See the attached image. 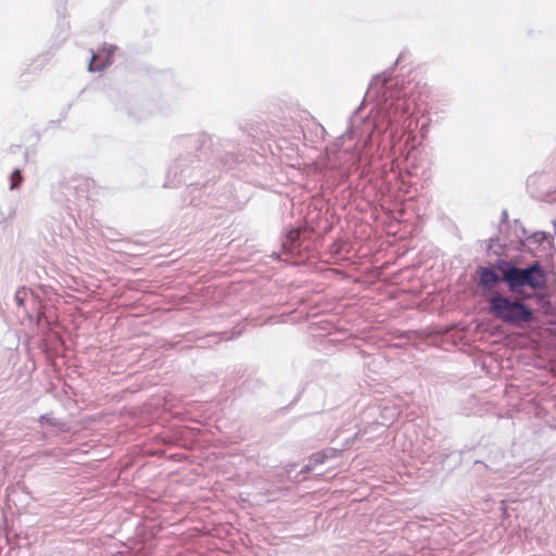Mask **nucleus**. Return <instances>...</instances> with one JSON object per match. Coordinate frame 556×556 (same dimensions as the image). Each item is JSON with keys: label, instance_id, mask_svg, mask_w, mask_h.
<instances>
[{"label": "nucleus", "instance_id": "1", "mask_svg": "<svg viewBox=\"0 0 556 556\" xmlns=\"http://www.w3.org/2000/svg\"><path fill=\"white\" fill-rule=\"evenodd\" d=\"M489 312L496 319L508 325H522L533 320V309L520 299H513L495 292L489 299Z\"/></svg>", "mask_w": 556, "mask_h": 556}, {"label": "nucleus", "instance_id": "2", "mask_svg": "<svg viewBox=\"0 0 556 556\" xmlns=\"http://www.w3.org/2000/svg\"><path fill=\"white\" fill-rule=\"evenodd\" d=\"M526 287L532 290H543L546 287V273L540 262L535 261L522 268L518 295L525 292Z\"/></svg>", "mask_w": 556, "mask_h": 556}, {"label": "nucleus", "instance_id": "3", "mask_svg": "<svg viewBox=\"0 0 556 556\" xmlns=\"http://www.w3.org/2000/svg\"><path fill=\"white\" fill-rule=\"evenodd\" d=\"M495 269L502 274L503 282L511 293L519 294L520 277L522 268L505 260H497Z\"/></svg>", "mask_w": 556, "mask_h": 556}, {"label": "nucleus", "instance_id": "4", "mask_svg": "<svg viewBox=\"0 0 556 556\" xmlns=\"http://www.w3.org/2000/svg\"><path fill=\"white\" fill-rule=\"evenodd\" d=\"M91 185V181L85 177H76L73 178L64 188H65V199L67 201H72V198L79 201L81 199H86L88 197V189Z\"/></svg>", "mask_w": 556, "mask_h": 556}, {"label": "nucleus", "instance_id": "5", "mask_svg": "<svg viewBox=\"0 0 556 556\" xmlns=\"http://www.w3.org/2000/svg\"><path fill=\"white\" fill-rule=\"evenodd\" d=\"M478 274H479V285L488 291H491L501 281H503L502 274L500 271L497 273L492 267H480L478 269Z\"/></svg>", "mask_w": 556, "mask_h": 556}, {"label": "nucleus", "instance_id": "6", "mask_svg": "<svg viewBox=\"0 0 556 556\" xmlns=\"http://www.w3.org/2000/svg\"><path fill=\"white\" fill-rule=\"evenodd\" d=\"M519 227H520V230H521V233H522V237H519V241L522 244H527L528 242L529 243L541 244L548 237L547 232H545V231H535L531 236H527L526 228L521 224L519 225Z\"/></svg>", "mask_w": 556, "mask_h": 556}, {"label": "nucleus", "instance_id": "7", "mask_svg": "<svg viewBox=\"0 0 556 556\" xmlns=\"http://www.w3.org/2000/svg\"><path fill=\"white\" fill-rule=\"evenodd\" d=\"M301 231L300 229H291L288 231L285 240L282 241V249L287 252H294L299 247Z\"/></svg>", "mask_w": 556, "mask_h": 556}, {"label": "nucleus", "instance_id": "8", "mask_svg": "<svg viewBox=\"0 0 556 556\" xmlns=\"http://www.w3.org/2000/svg\"><path fill=\"white\" fill-rule=\"evenodd\" d=\"M187 197L189 198V204L192 206H200L202 201L203 191L198 185H190L187 188Z\"/></svg>", "mask_w": 556, "mask_h": 556}, {"label": "nucleus", "instance_id": "9", "mask_svg": "<svg viewBox=\"0 0 556 556\" xmlns=\"http://www.w3.org/2000/svg\"><path fill=\"white\" fill-rule=\"evenodd\" d=\"M306 129L311 137L324 138L327 136V131L323 125L316 122L314 118L307 122Z\"/></svg>", "mask_w": 556, "mask_h": 556}, {"label": "nucleus", "instance_id": "10", "mask_svg": "<svg viewBox=\"0 0 556 556\" xmlns=\"http://www.w3.org/2000/svg\"><path fill=\"white\" fill-rule=\"evenodd\" d=\"M10 152L12 154H22L23 162H28L30 160V156L33 153H35L34 150L23 148L21 144H14L10 148Z\"/></svg>", "mask_w": 556, "mask_h": 556}, {"label": "nucleus", "instance_id": "11", "mask_svg": "<svg viewBox=\"0 0 556 556\" xmlns=\"http://www.w3.org/2000/svg\"><path fill=\"white\" fill-rule=\"evenodd\" d=\"M327 458V454L324 452L315 453L311 456L308 464L305 467V470L309 471L314 469L315 466L319 464H324Z\"/></svg>", "mask_w": 556, "mask_h": 556}, {"label": "nucleus", "instance_id": "12", "mask_svg": "<svg viewBox=\"0 0 556 556\" xmlns=\"http://www.w3.org/2000/svg\"><path fill=\"white\" fill-rule=\"evenodd\" d=\"M23 181V176L18 168L14 169L10 175V190H16Z\"/></svg>", "mask_w": 556, "mask_h": 556}, {"label": "nucleus", "instance_id": "13", "mask_svg": "<svg viewBox=\"0 0 556 556\" xmlns=\"http://www.w3.org/2000/svg\"><path fill=\"white\" fill-rule=\"evenodd\" d=\"M105 66H106L105 63L100 62L99 55H97V54L92 55L91 61L89 63V71H91V72L101 71Z\"/></svg>", "mask_w": 556, "mask_h": 556}, {"label": "nucleus", "instance_id": "14", "mask_svg": "<svg viewBox=\"0 0 556 556\" xmlns=\"http://www.w3.org/2000/svg\"><path fill=\"white\" fill-rule=\"evenodd\" d=\"M26 289L25 288H22V289H18L14 295V300L15 302L17 303L18 306H22L24 304V300H25V296H26Z\"/></svg>", "mask_w": 556, "mask_h": 556}, {"label": "nucleus", "instance_id": "15", "mask_svg": "<svg viewBox=\"0 0 556 556\" xmlns=\"http://www.w3.org/2000/svg\"><path fill=\"white\" fill-rule=\"evenodd\" d=\"M39 422L40 424H46L47 422V424H49L51 426H55L56 425L54 418L51 415H49V414L41 415L39 417Z\"/></svg>", "mask_w": 556, "mask_h": 556}, {"label": "nucleus", "instance_id": "16", "mask_svg": "<svg viewBox=\"0 0 556 556\" xmlns=\"http://www.w3.org/2000/svg\"><path fill=\"white\" fill-rule=\"evenodd\" d=\"M395 162H397V163H399V162H400V159H393V160H392V163H395Z\"/></svg>", "mask_w": 556, "mask_h": 556}, {"label": "nucleus", "instance_id": "17", "mask_svg": "<svg viewBox=\"0 0 556 556\" xmlns=\"http://www.w3.org/2000/svg\"><path fill=\"white\" fill-rule=\"evenodd\" d=\"M395 162H397V163H399V162H400V159H393V160H392V163H395Z\"/></svg>", "mask_w": 556, "mask_h": 556}, {"label": "nucleus", "instance_id": "18", "mask_svg": "<svg viewBox=\"0 0 556 556\" xmlns=\"http://www.w3.org/2000/svg\"><path fill=\"white\" fill-rule=\"evenodd\" d=\"M395 162H397V163H399V162H400V159H393V160H392V163H395Z\"/></svg>", "mask_w": 556, "mask_h": 556}, {"label": "nucleus", "instance_id": "19", "mask_svg": "<svg viewBox=\"0 0 556 556\" xmlns=\"http://www.w3.org/2000/svg\"><path fill=\"white\" fill-rule=\"evenodd\" d=\"M553 225H554V229H555V232H556V220L553 222Z\"/></svg>", "mask_w": 556, "mask_h": 556}, {"label": "nucleus", "instance_id": "20", "mask_svg": "<svg viewBox=\"0 0 556 556\" xmlns=\"http://www.w3.org/2000/svg\"><path fill=\"white\" fill-rule=\"evenodd\" d=\"M503 217H504V218H506V217H507V213H506V212H504V213H503Z\"/></svg>", "mask_w": 556, "mask_h": 556}]
</instances>
